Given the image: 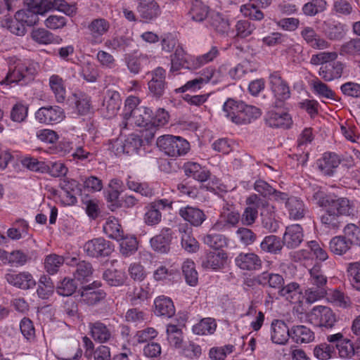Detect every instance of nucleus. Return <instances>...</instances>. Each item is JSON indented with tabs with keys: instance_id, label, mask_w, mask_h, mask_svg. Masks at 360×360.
I'll return each instance as SVG.
<instances>
[{
	"instance_id": "nucleus-55",
	"label": "nucleus",
	"mask_w": 360,
	"mask_h": 360,
	"mask_svg": "<svg viewBox=\"0 0 360 360\" xmlns=\"http://www.w3.org/2000/svg\"><path fill=\"white\" fill-rule=\"evenodd\" d=\"M142 145L143 140L139 136L131 134L123 143L122 150L124 153L129 155L139 153Z\"/></svg>"
},
{
	"instance_id": "nucleus-44",
	"label": "nucleus",
	"mask_w": 360,
	"mask_h": 360,
	"mask_svg": "<svg viewBox=\"0 0 360 360\" xmlns=\"http://www.w3.org/2000/svg\"><path fill=\"white\" fill-rule=\"evenodd\" d=\"M327 300L333 306L347 309L352 304L351 299L343 292L335 289L329 294H327Z\"/></svg>"
},
{
	"instance_id": "nucleus-25",
	"label": "nucleus",
	"mask_w": 360,
	"mask_h": 360,
	"mask_svg": "<svg viewBox=\"0 0 360 360\" xmlns=\"http://www.w3.org/2000/svg\"><path fill=\"white\" fill-rule=\"evenodd\" d=\"M155 315L171 318L175 314V307L171 298L165 295L158 296L154 300Z\"/></svg>"
},
{
	"instance_id": "nucleus-49",
	"label": "nucleus",
	"mask_w": 360,
	"mask_h": 360,
	"mask_svg": "<svg viewBox=\"0 0 360 360\" xmlns=\"http://www.w3.org/2000/svg\"><path fill=\"white\" fill-rule=\"evenodd\" d=\"M140 99L136 96H129L124 103V108L122 113L123 120L120 124L122 129H126L128 125V120L130 119L131 113L135 109L139 108Z\"/></svg>"
},
{
	"instance_id": "nucleus-52",
	"label": "nucleus",
	"mask_w": 360,
	"mask_h": 360,
	"mask_svg": "<svg viewBox=\"0 0 360 360\" xmlns=\"http://www.w3.org/2000/svg\"><path fill=\"white\" fill-rule=\"evenodd\" d=\"M344 237L350 247L352 245L360 246V229L354 224H347L344 229Z\"/></svg>"
},
{
	"instance_id": "nucleus-35",
	"label": "nucleus",
	"mask_w": 360,
	"mask_h": 360,
	"mask_svg": "<svg viewBox=\"0 0 360 360\" xmlns=\"http://www.w3.org/2000/svg\"><path fill=\"white\" fill-rule=\"evenodd\" d=\"M30 226L27 221L23 219H16L13 227L7 230V236L13 240H18L29 235Z\"/></svg>"
},
{
	"instance_id": "nucleus-56",
	"label": "nucleus",
	"mask_w": 360,
	"mask_h": 360,
	"mask_svg": "<svg viewBox=\"0 0 360 360\" xmlns=\"http://www.w3.org/2000/svg\"><path fill=\"white\" fill-rule=\"evenodd\" d=\"M80 75L88 82H95L99 77V72L93 63L84 62L81 65Z\"/></svg>"
},
{
	"instance_id": "nucleus-45",
	"label": "nucleus",
	"mask_w": 360,
	"mask_h": 360,
	"mask_svg": "<svg viewBox=\"0 0 360 360\" xmlns=\"http://www.w3.org/2000/svg\"><path fill=\"white\" fill-rule=\"evenodd\" d=\"M217 328V323L214 319L211 318L202 319L200 322L195 324L192 330L194 334L198 335H212Z\"/></svg>"
},
{
	"instance_id": "nucleus-30",
	"label": "nucleus",
	"mask_w": 360,
	"mask_h": 360,
	"mask_svg": "<svg viewBox=\"0 0 360 360\" xmlns=\"http://www.w3.org/2000/svg\"><path fill=\"white\" fill-rule=\"evenodd\" d=\"M314 338V333L304 325L294 326L291 328V339L297 344L309 343Z\"/></svg>"
},
{
	"instance_id": "nucleus-46",
	"label": "nucleus",
	"mask_w": 360,
	"mask_h": 360,
	"mask_svg": "<svg viewBox=\"0 0 360 360\" xmlns=\"http://www.w3.org/2000/svg\"><path fill=\"white\" fill-rule=\"evenodd\" d=\"M105 292L103 290H93L91 286H86L82 292L83 301L89 305H95L103 300Z\"/></svg>"
},
{
	"instance_id": "nucleus-61",
	"label": "nucleus",
	"mask_w": 360,
	"mask_h": 360,
	"mask_svg": "<svg viewBox=\"0 0 360 360\" xmlns=\"http://www.w3.org/2000/svg\"><path fill=\"white\" fill-rule=\"evenodd\" d=\"M246 204L248 206H252L259 209L261 211V215L264 216L266 211L271 210L274 209V207L271 205L268 202L262 200L257 194H251L246 199Z\"/></svg>"
},
{
	"instance_id": "nucleus-53",
	"label": "nucleus",
	"mask_w": 360,
	"mask_h": 360,
	"mask_svg": "<svg viewBox=\"0 0 360 360\" xmlns=\"http://www.w3.org/2000/svg\"><path fill=\"white\" fill-rule=\"evenodd\" d=\"M103 279L112 286L122 285L126 279L125 273L117 269H107L103 275Z\"/></svg>"
},
{
	"instance_id": "nucleus-31",
	"label": "nucleus",
	"mask_w": 360,
	"mask_h": 360,
	"mask_svg": "<svg viewBox=\"0 0 360 360\" xmlns=\"http://www.w3.org/2000/svg\"><path fill=\"white\" fill-rule=\"evenodd\" d=\"M257 282L263 287L271 288L279 290L284 283V279L278 274L264 271L257 276Z\"/></svg>"
},
{
	"instance_id": "nucleus-12",
	"label": "nucleus",
	"mask_w": 360,
	"mask_h": 360,
	"mask_svg": "<svg viewBox=\"0 0 360 360\" xmlns=\"http://www.w3.org/2000/svg\"><path fill=\"white\" fill-rule=\"evenodd\" d=\"M148 75L150 77V79L148 82L149 92L155 98L162 97L167 86L165 81V70L161 67H158L153 71L149 72Z\"/></svg>"
},
{
	"instance_id": "nucleus-38",
	"label": "nucleus",
	"mask_w": 360,
	"mask_h": 360,
	"mask_svg": "<svg viewBox=\"0 0 360 360\" xmlns=\"http://www.w3.org/2000/svg\"><path fill=\"white\" fill-rule=\"evenodd\" d=\"M103 232L109 238L120 240L122 238L123 231L117 219L109 217L103 224Z\"/></svg>"
},
{
	"instance_id": "nucleus-39",
	"label": "nucleus",
	"mask_w": 360,
	"mask_h": 360,
	"mask_svg": "<svg viewBox=\"0 0 360 360\" xmlns=\"http://www.w3.org/2000/svg\"><path fill=\"white\" fill-rule=\"evenodd\" d=\"M212 231L210 229L209 233L202 238L205 245L214 250H220L228 245L229 240L224 235L212 233Z\"/></svg>"
},
{
	"instance_id": "nucleus-8",
	"label": "nucleus",
	"mask_w": 360,
	"mask_h": 360,
	"mask_svg": "<svg viewBox=\"0 0 360 360\" xmlns=\"http://www.w3.org/2000/svg\"><path fill=\"white\" fill-rule=\"evenodd\" d=\"M309 321L319 327L331 328L336 322V316L333 310L326 306H315L307 314Z\"/></svg>"
},
{
	"instance_id": "nucleus-63",
	"label": "nucleus",
	"mask_w": 360,
	"mask_h": 360,
	"mask_svg": "<svg viewBox=\"0 0 360 360\" xmlns=\"http://www.w3.org/2000/svg\"><path fill=\"white\" fill-rule=\"evenodd\" d=\"M120 252L125 257H129L137 250L138 242L134 236L125 237L122 236L120 239Z\"/></svg>"
},
{
	"instance_id": "nucleus-3",
	"label": "nucleus",
	"mask_w": 360,
	"mask_h": 360,
	"mask_svg": "<svg viewBox=\"0 0 360 360\" xmlns=\"http://www.w3.org/2000/svg\"><path fill=\"white\" fill-rule=\"evenodd\" d=\"M225 115L237 124H247L258 119L262 112L259 108L243 101L228 99L223 105Z\"/></svg>"
},
{
	"instance_id": "nucleus-42",
	"label": "nucleus",
	"mask_w": 360,
	"mask_h": 360,
	"mask_svg": "<svg viewBox=\"0 0 360 360\" xmlns=\"http://www.w3.org/2000/svg\"><path fill=\"white\" fill-rule=\"evenodd\" d=\"M64 262L65 259L63 256L55 253L49 254L44 258V269L49 274L54 275L58 273Z\"/></svg>"
},
{
	"instance_id": "nucleus-59",
	"label": "nucleus",
	"mask_w": 360,
	"mask_h": 360,
	"mask_svg": "<svg viewBox=\"0 0 360 360\" xmlns=\"http://www.w3.org/2000/svg\"><path fill=\"white\" fill-rule=\"evenodd\" d=\"M347 273L352 287L360 292V262L349 263Z\"/></svg>"
},
{
	"instance_id": "nucleus-18",
	"label": "nucleus",
	"mask_w": 360,
	"mask_h": 360,
	"mask_svg": "<svg viewBox=\"0 0 360 360\" xmlns=\"http://www.w3.org/2000/svg\"><path fill=\"white\" fill-rule=\"evenodd\" d=\"M341 162L338 155L332 152L324 153L321 158L317 160L316 165L319 171L326 176H333L336 168Z\"/></svg>"
},
{
	"instance_id": "nucleus-11",
	"label": "nucleus",
	"mask_w": 360,
	"mask_h": 360,
	"mask_svg": "<svg viewBox=\"0 0 360 360\" xmlns=\"http://www.w3.org/2000/svg\"><path fill=\"white\" fill-rule=\"evenodd\" d=\"M113 250L112 243L103 238H96L88 240L84 245V250L86 255L96 258L108 257Z\"/></svg>"
},
{
	"instance_id": "nucleus-64",
	"label": "nucleus",
	"mask_w": 360,
	"mask_h": 360,
	"mask_svg": "<svg viewBox=\"0 0 360 360\" xmlns=\"http://www.w3.org/2000/svg\"><path fill=\"white\" fill-rule=\"evenodd\" d=\"M311 85L314 91L319 96L335 100V92L318 78L312 80Z\"/></svg>"
},
{
	"instance_id": "nucleus-33",
	"label": "nucleus",
	"mask_w": 360,
	"mask_h": 360,
	"mask_svg": "<svg viewBox=\"0 0 360 360\" xmlns=\"http://www.w3.org/2000/svg\"><path fill=\"white\" fill-rule=\"evenodd\" d=\"M31 37L34 41L40 44H60L62 41L60 37L53 35L44 28H34Z\"/></svg>"
},
{
	"instance_id": "nucleus-57",
	"label": "nucleus",
	"mask_w": 360,
	"mask_h": 360,
	"mask_svg": "<svg viewBox=\"0 0 360 360\" xmlns=\"http://www.w3.org/2000/svg\"><path fill=\"white\" fill-rule=\"evenodd\" d=\"M75 109L80 115H87L91 110L90 98L84 94H74Z\"/></svg>"
},
{
	"instance_id": "nucleus-9",
	"label": "nucleus",
	"mask_w": 360,
	"mask_h": 360,
	"mask_svg": "<svg viewBox=\"0 0 360 360\" xmlns=\"http://www.w3.org/2000/svg\"><path fill=\"white\" fill-rule=\"evenodd\" d=\"M188 17L195 22H202L210 17L214 22H221L223 19L221 15L216 11H210L209 7L200 0H193Z\"/></svg>"
},
{
	"instance_id": "nucleus-36",
	"label": "nucleus",
	"mask_w": 360,
	"mask_h": 360,
	"mask_svg": "<svg viewBox=\"0 0 360 360\" xmlns=\"http://www.w3.org/2000/svg\"><path fill=\"white\" fill-rule=\"evenodd\" d=\"M138 11L143 18L153 19L160 13V8L154 0H139Z\"/></svg>"
},
{
	"instance_id": "nucleus-50",
	"label": "nucleus",
	"mask_w": 360,
	"mask_h": 360,
	"mask_svg": "<svg viewBox=\"0 0 360 360\" xmlns=\"http://www.w3.org/2000/svg\"><path fill=\"white\" fill-rule=\"evenodd\" d=\"M340 54L352 58L360 57V39H352L344 43L340 49Z\"/></svg>"
},
{
	"instance_id": "nucleus-27",
	"label": "nucleus",
	"mask_w": 360,
	"mask_h": 360,
	"mask_svg": "<svg viewBox=\"0 0 360 360\" xmlns=\"http://www.w3.org/2000/svg\"><path fill=\"white\" fill-rule=\"evenodd\" d=\"M226 259V253L224 251H210L203 257L202 266L205 269L217 270L224 266Z\"/></svg>"
},
{
	"instance_id": "nucleus-60",
	"label": "nucleus",
	"mask_w": 360,
	"mask_h": 360,
	"mask_svg": "<svg viewBox=\"0 0 360 360\" xmlns=\"http://www.w3.org/2000/svg\"><path fill=\"white\" fill-rule=\"evenodd\" d=\"M327 2L325 0H311L302 7L303 13L307 15L313 16L326 9Z\"/></svg>"
},
{
	"instance_id": "nucleus-29",
	"label": "nucleus",
	"mask_w": 360,
	"mask_h": 360,
	"mask_svg": "<svg viewBox=\"0 0 360 360\" xmlns=\"http://www.w3.org/2000/svg\"><path fill=\"white\" fill-rule=\"evenodd\" d=\"M153 115V113L151 114ZM169 121V115L163 108L157 110L154 116L151 115L150 125L151 128L146 130L145 138L148 141L153 139L155 134V128L165 125Z\"/></svg>"
},
{
	"instance_id": "nucleus-24",
	"label": "nucleus",
	"mask_w": 360,
	"mask_h": 360,
	"mask_svg": "<svg viewBox=\"0 0 360 360\" xmlns=\"http://www.w3.org/2000/svg\"><path fill=\"white\" fill-rule=\"evenodd\" d=\"M343 64L338 60L323 64L319 71V76L326 82H330L342 76Z\"/></svg>"
},
{
	"instance_id": "nucleus-21",
	"label": "nucleus",
	"mask_w": 360,
	"mask_h": 360,
	"mask_svg": "<svg viewBox=\"0 0 360 360\" xmlns=\"http://www.w3.org/2000/svg\"><path fill=\"white\" fill-rule=\"evenodd\" d=\"M195 58L187 55L181 47H177L171 59V71H178L180 68L192 69Z\"/></svg>"
},
{
	"instance_id": "nucleus-1",
	"label": "nucleus",
	"mask_w": 360,
	"mask_h": 360,
	"mask_svg": "<svg viewBox=\"0 0 360 360\" xmlns=\"http://www.w3.org/2000/svg\"><path fill=\"white\" fill-rule=\"evenodd\" d=\"M313 197L319 206L326 207L320 219L321 224L328 229L338 230L341 225L340 216H354L357 212L358 202L355 200L327 195L320 191L316 192Z\"/></svg>"
},
{
	"instance_id": "nucleus-2",
	"label": "nucleus",
	"mask_w": 360,
	"mask_h": 360,
	"mask_svg": "<svg viewBox=\"0 0 360 360\" xmlns=\"http://www.w3.org/2000/svg\"><path fill=\"white\" fill-rule=\"evenodd\" d=\"M8 73L0 84H10L24 82L26 83L33 79L37 73V64L27 59H20L15 56L7 58Z\"/></svg>"
},
{
	"instance_id": "nucleus-40",
	"label": "nucleus",
	"mask_w": 360,
	"mask_h": 360,
	"mask_svg": "<svg viewBox=\"0 0 360 360\" xmlns=\"http://www.w3.org/2000/svg\"><path fill=\"white\" fill-rule=\"evenodd\" d=\"M283 245V241L281 240L279 237L269 235L265 236L261 242L260 248L265 252L278 254L282 250Z\"/></svg>"
},
{
	"instance_id": "nucleus-54",
	"label": "nucleus",
	"mask_w": 360,
	"mask_h": 360,
	"mask_svg": "<svg viewBox=\"0 0 360 360\" xmlns=\"http://www.w3.org/2000/svg\"><path fill=\"white\" fill-rule=\"evenodd\" d=\"M329 248L330 251L337 255H342L345 254L351 247L347 242L345 237L338 236L333 237L329 243Z\"/></svg>"
},
{
	"instance_id": "nucleus-41",
	"label": "nucleus",
	"mask_w": 360,
	"mask_h": 360,
	"mask_svg": "<svg viewBox=\"0 0 360 360\" xmlns=\"http://www.w3.org/2000/svg\"><path fill=\"white\" fill-rule=\"evenodd\" d=\"M278 294L290 302H297L301 297L300 285L295 282L290 283L285 286L283 285L278 290Z\"/></svg>"
},
{
	"instance_id": "nucleus-37",
	"label": "nucleus",
	"mask_w": 360,
	"mask_h": 360,
	"mask_svg": "<svg viewBox=\"0 0 360 360\" xmlns=\"http://www.w3.org/2000/svg\"><path fill=\"white\" fill-rule=\"evenodd\" d=\"M216 74V72L213 70L209 71V75L205 77H198L188 81L184 86L179 88L178 91L184 93L186 91H195L200 89L205 84L210 82L213 76Z\"/></svg>"
},
{
	"instance_id": "nucleus-47",
	"label": "nucleus",
	"mask_w": 360,
	"mask_h": 360,
	"mask_svg": "<svg viewBox=\"0 0 360 360\" xmlns=\"http://www.w3.org/2000/svg\"><path fill=\"white\" fill-rule=\"evenodd\" d=\"M127 188L134 192L140 193L143 196L151 197L154 195L153 190L146 182H140L132 176H129L127 179Z\"/></svg>"
},
{
	"instance_id": "nucleus-23",
	"label": "nucleus",
	"mask_w": 360,
	"mask_h": 360,
	"mask_svg": "<svg viewBox=\"0 0 360 360\" xmlns=\"http://www.w3.org/2000/svg\"><path fill=\"white\" fill-rule=\"evenodd\" d=\"M285 207L290 219L292 220H300L308 212V209L304 202L300 198L295 196L290 197L288 201L285 202Z\"/></svg>"
},
{
	"instance_id": "nucleus-10",
	"label": "nucleus",
	"mask_w": 360,
	"mask_h": 360,
	"mask_svg": "<svg viewBox=\"0 0 360 360\" xmlns=\"http://www.w3.org/2000/svg\"><path fill=\"white\" fill-rule=\"evenodd\" d=\"M266 124L273 129H289L293 124L291 115L286 110L272 109L264 117Z\"/></svg>"
},
{
	"instance_id": "nucleus-5",
	"label": "nucleus",
	"mask_w": 360,
	"mask_h": 360,
	"mask_svg": "<svg viewBox=\"0 0 360 360\" xmlns=\"http://www.w3.org/2000/svg\"><path fill=\"white\" fill-rule=\"evenodd\" d=\"M158 147L168 156L177 158L185 155L190 150V143L181 136L167 135L158 139Z\"/></svg>"
},
{
	"instance_id": "nucleus-19",
	"label": "nucleus",
	"mask_w": 360,
	"mask_h": 360,
	"mask_svg": "<svg viewBox=\"0 0 360 360\" xmlns=\"http://www.w3.org/2000/svg\"><path fill=\"white\" fill-rule=\"evenodd\" d=\"M271 339L277 345H285L291 338V329L281 320H274L271 323Z\"/></svg>"
},
{
	"instance_id": "nucleus-48",
	"label": "nucleus",
	"mask_w": 360,
	"mask_h": 360,
	"mask_svg": "<svg viewBox=\"0 0 360 360\" xmlns=\"http://www.w3.org/2000/svg\"><path fill=\"white\" fill-rule=\"evenodd\" d=\"M167 339L170 346L179 349L182 347L183 332L176 325H168L167 327Z\"/></svg>"
},
{
	"instance_id": "nucleus-58",
	"label": "nucleus",
	"mask_w": 360,
	"mask_h": 360,
	"mask_svg": "<svg viewBox=\"0 0 360 360\" xmlns=\"http://www.w3.org/2000/svg\"><path fill=\"white\" fill-rule=\"evenodd\" d=\"M77 288L75 279L65 277L58 284L56 292L60 295L68 297L75 292Z\"/></svg>"
},
{
	"instance_id": "nucleus-17",
	"label": "nucleus",
	"mask_w": 360,
	"mask_h": 360,
	"mask_svg": "<svg viewBox=\"0 0 360 360\" xmlns=\"http://www.w3.org/2000/svg\"><path fill=\"white\" fill-rule=\"evenodd\" d=\"M304 239L302 227L297 224L286 227L283 236V244L287 248L293 249L298 247Z\"/></svg>"
},
{
	"instance_id": "nucleus-16",
	"label": "nucleus",
	"mask_w": 360,
	"mask_h": 360,
	"mask_svg": "<svg viewBox=\"0 0 360 360\" xmlns=\"http://www.w3.org/2000/svg\"><path fill=\"white\" fill-rule=\"evenodd\" d=\"M122 105V99L118 91L109 89L105 96L101 110L105 117L111 118L118 112Z\"/></svg>"
},
{
	"instance_id": "nucleus-22",
	"label": "nucleus",
	"mask_w": 360,
	"mask_h": 360,
	"mask_svg": "<svg viewBox=\"0 0 360 360\" xmlns=\"http://www.w3.org/2000/svg\"><path fill=\"white\" fill-rule=\"evenodd\" d=\"M179 214L184 220L196 227L200 226L207 218L202 210L189 205L181 207Z\"/></svg>"
},
{
	"instance_id": "nucleus-20",
	"label": "nucleus",
	"mask_w": 360,
	"mask_h": 360,
	"mask_svg": "<svg viewBox=\"0 0 360 360\" xmlns=\"http://www.w3.org/2000/svg\"><path fill=\"white\" fill-rule=\"evenodd\" d=\"M236 266L243 270L256 271L262 268L260 257L253 252L240 253L235 259Z\"/></svg>"
},
{
	"instance_id": "nucleus-34",
	"label": "nucleus",
	"mask_w": 360,
	"mask_h": 360,
	"mask_svg": "<svg viewBox=\"0 0 360 360\" xmlns=\"http://www.w3.org/2000/svg\"><path fill=\"white\" fill-rule=\"evenodd\" d=\"M49 86L58 103H63L66 98V89L63 79L58 75L49 77Z\"/></svg>"
},
{
	"instance_id": "nucleus-28",
	"label": "nucleus",
	"mask_w": 360,
	"mask_h": 360,
	"mask_svg": "<svg viewBox=\"0 0 360 360\" xmlns=\"http://www.w3.org/2000/svg\"><path fill=\"white\" fill-rule=\"evenodd\" d=\"M184 173L188 177L204 182L210 176V171L197 162H188L184 166Z\"/></svg>"
},
{
	"instance_id": "nucleus-51",
	"label": "nucleus",
	"mask_w": 360,
	"mask_h": 360,
	"mask_svg": "<svg viewBox=\"0 0 360 360\" xmlns=\"http://www.w3.org/2000/svg\"><path fill=\"white\" fill-rule=\"evenodd\" d=\"M181 234V246L188 252H196L199 249V243L196 239L192 236L191 230L179 229Z\"/></svg>"
},
{
	"instance_id": "nucleus-6",
	"label": "nucleus",
	"mask_w": 360,
	"mask_h": 360,
	"mask_svg": "<svg viewBox=\"0 0 360 360\" xmlns=\"http://www.w3.org/2000/svg\"><path fill=\"white\" fill-rule=\"evenodd\" d=\"M269 88L275 101L274 108H281L285 101L290 98L291 92L288 83L281 77L278 72H274L269 77Z\"/></svg>"
},
{
	"instance_id": "nucleus-13",
	"label": "nucleus",
	"mask_w": 360,
	"mask_h": 360,
	"mask_svg": "<svg viewBox=\"0 0 360 360\" xmlns=\"http://www.w3.org/2000/svg\"><path fill=\"white\" fill-rule=\"evenodd\" d=\"M35 119L41 124H54L65 118L64 110L57 105H49L39 108L35 112Z\"/></svg>"
},
{
	"instance_id": "nucleus-43",
	"label": "nucleus",
	"mask_w": 360,
	"mask_h": 360,
	"mask_svg": "<svg viewBox=\"0 0 360 360\" xmlns=\"http://www.w3.org/2000/svg\"><path fill=\"white\" fill-rule=\"evenodd\" d=\"M181 269L186 283L190 286H196L198 283V274L195 263L191 259H186L184 262Z\"/></svg>"
},
{
	"instance_id": "nucleus-7",
	"label": "nucleus",
	"mask_w": 360,
	"mask_h": 360,
	"mask_svg": "<svg viewBox=\"0 0 360 360\" xmlns=\"http://www.w3.org/2000/svg\"><path fill=\"white\" fill-rule=\"evenodd\" d=\"M240 216L232 204L224 202L217 220L212 224L211 231H225L236 227Z\"/></svg>"
},
{
	"instance_id": "nucleus-15",
	"label": "nucleus",
	"mask_w": 360,
	"mask_h": 360,
	"mask_svg": "<svg viewBox=\"0 0 360 360\" xmlns=\"http://www.w3.org/2000/svg\"><path fill=\"white\" fill-rule=\"evenodd\" d=\"M5 279L10 285L21 290L32 289L36 285L32 275L27 271L7 273Z\"/></svg>"
},
{
	"instance_id": "nucleus-62",
	"label": "nucleus",
	"mask_w": 360,
	"mask_h": 360,
	"mask_svg": "<svg viewBox=\"0 0 360 360\" xmlns=\"http://www.w3.org/2000/svg\"><path fill=\"white\" fill-rule=\"evenodd\" d=\"M235 347L233 345H226L223 347H214L210 349L209 356L211 360H225L227 355L233 352Z\"/></svg>"
},
{
	"instance_id": "nucleus-4",
	"label": "nucleus",
	"mask_w": 360,
	"mask_h": 360,
	"mask_svg": "<svg viewBox=\"0 0 360 360\" xmlns=\"http://www.w3.org/2000/svg\"><path fill=\"white\" fill-rule=\"evenodd\" d=\"M328 278L319 264L309 269V277L305 290V298L308 303H314L327 295Z\"/></svg>"
},
{
	"instance_id": "nucleus-26",
	"label": "nucleus",
	"mask_w": 360,
	"mask_h": 360,
	"mask_svg": "<svg viewBox=\"0 0 360 360\" xmlns=\"http://www.w3.org/2000/svg\"><path fill=\"white\" fill-rule=\"evenodd\" d=\"M172 230L169 228L162 229L161 232L150 239L152 248L160 253H165L169 250L172 240Z\"/></svg>"
},
{
	"instance_id": "nucleus-32",
	"label": "nucleus",
	"mask_w": 360,
	"mask_h": 360,
	"mask_svg": "<svg viewBox=\"0 0 360 360\" xmlns=\"http://www.w3.org/2000/svg\"><path fill=\"white\" fill-rule=\"evenodd\" d=\"M152 110L144 106H139L135 109L128 120V122L134 124L138 127H148L151 118Z\"/></svg>"
},
{
	"instance_id": "nucleus-14",
	"label": "nucleus",
	"mask_w": 360,
	"mask_h": 360,
	"mask_svg": "<svg viewBox=\"0 0 360 360\" xmlns=\"http://www.w3.org/2000/svg\"><path fill=\"white\" fill-rule=\"evenodd\" d=\"M89 328L91 338L97 342H109L115 338L114 327L110 324L105 325L104 323L97 321L90 323Z\"/></svg>"
}]
</instances>
